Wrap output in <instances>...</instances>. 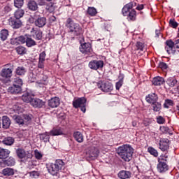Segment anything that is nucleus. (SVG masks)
Here are the masks:
<instances>
[{
    "label": "nucleus",
    "instance_id": "1",
    "mask_svg": "<svg viewBox=\"0 0 179 179\" xmlns=\"http://www.w3.org/2000/svg\"><path fill=\"white\" fill-rule=\"evenodd\" d=\"M117 153L124 162H131L132 155H134V148L131 145H123L118 148Z\"/></svg>",
    "mask_w": 179,
    "mask_h": 179
},
{
    "label": "nucleus",
    "instance_id": "2",
    "mask_svg": "<svg viewBox=\"0 0 179 179\" xmlns=\"http://www.w3.org/2000/svg\"><path fill=\"white\" fill-rule=\"evenodd\" d=\"M5 66L6 68L2 69L0 73V80H2L4 83H8V82H10V78H12L13 64H7Z\"/></svg>",
    "mask_w": 179,
    "mask_h": 179
},
{
    "label": "nucleus",
    "instance_id": "3",
    "mask_svg": "<svg viewBox=\"0 0 179 179\" xmlns=\"http://www.w3.org/2000/svg\"><path fill=\"white\" fill-rule=\"evenodd\" d=\"M66 27L71 33H75L76 36H79L83 33L82 27L78 23L75 22L72 18L69 17L66 20Z\"/></svg>",
    "mask_w": 179,
    "mask_h": 179
},
{
    "label": "nucleus",
    "instance_id": "4",
    "mask_svg": "<svg viewBox=\"0 0 179 179\" xmlns=\"http://www.w3.org/2000/svg\"><path fill=\"white\" fill-rule=\"evenodd\" d=\"M64 161L62 159H57L55 163H51L48 166V171L52 176H57L64 167Z\"/></svg>",
    "mask_w": 179,
    "mask_h": 179
},
{
    "label": "nucleus",
    "instance_id": "5",
    "mask_svg": "<svg viewBox=\"0 0 179 179\" xmlns=\"http://www.w3.org/2000/svg\"><path fill=\"white\" fill-rule=\"evenodd\" d=\"M99 149H97L94 146L88 147L85 149V155L87 157H89L90 159H92V160H94L95 159H97V157L99 156Z\"/></svg>",
    "mask_w": 179,
    "mask_h": 179
},
{
    "label": "nucleus",
    "instance_id": "6",
    "mask_svg": "<svg viewBox=\"0 0 179 179\" xmlns=\"http://www.w3.org/2000/svg\"><path fill=\"white\" fill-rule=\"evenodd\" d=\"M74 108H79L80 107L83 113H86V98H78L73 101Z\"/></svg>",
    "mask_w": 179,
    "mask_h": 179
},
{
    "label": "nucleus",
    "instance_id": "7",
    "mask_svg": "<svg viewBox=\"0 0 179 179\" xmlns=\"http://www.w3.org/2000/svg\"><path fill=\"white\" fill-rule=\"evenodd\" d=\"M97 86L99 89H101V90H102V92H104L105 93H110V92H113V84L108 81H99L97 83Z\"/></svg>",
    "mask_w": 179,
    "mask_h": 179
},
{
    "label": "nucleus",
    "instance_id": "8",
    "mask_svg": "<svg viewBox=\"0 0 179 179\" xmlns=\"http://www.w3.org/2000/svg\"><path fill=\"white\" fill-rule=\"evenodd\" d=\"M17 156L19 159H24V160H29L33 157V154L31 151H25L23 149H18L16 150Z\"/></svg>",
    "mask_w": 179,
    "mask_h": 179
},
{
    "label": "nucleus",
    "instance_id": "9",
    "mask_svg": "<svg viewBox=\"0 0 179 179\" xmlns=\"http://www.w3.org/2000/svg\"><path fill=\"white\" fill-rule=\"evenodd\" d=\"M88 66L90 69H93V71L103 69L104 66V62L103 60H92L90 62Z\"/></svg>",
    "mask_w": 179,
    "mask_h": 179
},
{
    "label": "nucleus",
    "instance_id": "10",
    "mask_svg": "<svg viewBox=\"0 0 179 179\" xmlns=\"http://www.w3.org/2000/svg\"><path fill=\"white\" fill-rule=\"evenodd\" d=\"M169 148H170V141L167 138H161L159 141V149L162 152H166V150H169Z\"/></svg>",
    "mask_w": 179,
    "mask_h": 179
},
{
    "label": "nucleus",
    "instance_id": "11",
    "mask_svg": "<svg viewBox=\"0 0 179 179\" xmlns=\"http://www.w3.org/2000/svg\"><path fill=\"white\" fill-rule=\"evenodd\" d=\"M9 25L13 27V29H19L20 27H22V21L19 20L18 18H12L10 17L8 20Z\"/></svg>",
    "mask_w": 179,
    "mask_h": 179
},
{
    "label": "nucleus",
    "instance_id": "12",
    "mask_svg": "<svg viewBox=\"0 0 179 179\" xmlns=\"http://www.w3.org/2000/svg\"><path fill=\"white\" fill-rule=\"evenodd\" d=\"M174 45H176V43H174L173 41H166L165 50L168 52V54H174L176 52Z\"/></svg>",
    "mask_w": 179,
    "mask_h": 179
},
{
    "label": "nucleus",
    "instance_id": "13",
    "mask_svg": "<svg viewBox=\"0 0 179 179\" xmlns=\"http://www.w3.org/2000/svg\"><path fill=\"white\" fill-rule=\"evenodd\" d=\"M80 51L83 54H91V52L93 51L92 49V45L90 43H83L80 47Z\"/></svg>",
    "mask_w": 179,
    "mask_h": 179
},
{
    "label": "nucleus",
    "instance_id": "14",
    "mask_svg": "<svg viewBox=\"0 0 179 179\" xmlns=\"http://www.w3.org/2000/svg\"><path fill=\"white\" fill-rule=\"evenodd\" d=\"M31 104L35 108H42L45 106V102L40 99H32L31 101Z\"/></svg>",
    "mask_w": 179,
    "mask_h": 179
},
{
    "label": "nucleus",
    "instance_id": "15",
    "mask_svg": "<svg viewBox=\"0 0 179 179\" xmlns=\"http://www.w3.org/2000/svg\"><path fill=\"white\" fill-rule=\"evenodd\" d=\"M47 24V18L45 17L39 16L35 20V26L37 27H44Z\"/></svg>",
    "mask_w": 179,
    "mask_h": 179
},
{
    "label": "nucleus",
    "instance_id": "16",
    "mask_svg": "<svg viewBox=\"0 0 179 179\" xmlns=\"http://www.w3.org/2000/svg\"><path fill=\"white\" fill-rule=\"evenodd\" d=\"M59 104H61V101H59V98L57 96L53 97L48 101V106L49 107H51V108H57Z\"/></svg>",
    "mask_w": 179,
    "mask_h": 179
},
{
    "label": "nucleus",
    "instance_id": "17",
    "mask_svg": "<svg viewBox=\"0 0 179 179\" xmlns=\"http://www.w3.org/2000/svg\"><path fill=\"white\" fill-rule=\"evenodd\" d=\"M145 100L147 103H149L150 104H153V103H156L157 100H159V96H157V94H156V93H151L145 97Z\"/></svg>",
    "mask_w": 179,
    "mask_h": 179
},
{
    "label": "nucleus",
    "instance_id": "18",
    "mask_svg": "<svg viewBox=\"0 0 179 179\" xmlns=\"http://www.w3.org/2000/svg\"><path fill=\"white\" fill-rule=\"evenodd\" d=\"M31 34L36 40H41L43 38V32L37 29V28H32L31 30Z\"/></svg>",
    "mask_w": 179,
    "mask_h": 179
},
{
    "label": "nucleus",
    "instance_id": "19",
    "mask_svg": "<svg viewBox=\"0 0 179 179\" xmlns=\"http://www.w3.org/2000/svg\"><path fill=\"white\" fill-rule=\"evenodd\" d=\"M8 93H11L12 94H18L22 92V87H19V85H16V84H13L12 87H8Z\"/></svg>",
    "mask_w": 179,
    "mask_h": 179
},
{
    "label": "nucleus",
    "instance_id": "20",
    "mask_svg": "<svg viewBox=\"0 0 179 179\" xmlns=\"http://www.w3.org/2000/svg\"><path fill=\"white\" fill-rule=\"evenodd\" d=\"M133 8H134V3L131 2L126 4L122 10V13L123 16H128V13L131 12V9H132Z\"/></svg>",
    "mask_w": 179,
    "mask_h": 179
},
{
    "label": "nucleus",
    "instance_id": "21",
    "mask_svg": "<svg viewBox=\"0 0 179 179\" xmlns=\"http://www.w3.org/2000/svg\"><path fill=\"white\" fill-rule=\"evenodd\" d=\"M27 8L29 10L35 12V10L38 9V4H37V2H36L34 0H31L27 3Z\"/></svg>",
    "mask_w": 179,
    "mask_h": 179
},
{
    "label": "nucleus",
    "instance_id": "22",
    "mask_svg": "<svg viewBox=\"0 0 179 179\" xmlns=\"http://www.w3.org/2000/svg\"><path fill=\"white\" fill-rule=\"evenodd\" d=\"M157 170L159 173H165L169 170V165L166 162H159L157 164Z\"/></svg>",
    "mask_w": 179,
    "mask_h": 179
},
{
    "label": "nucleus",
    "instance_id": "23",
    "mask_svg": "<svg viewBox=\"0 0 179 179\" xmlns=\"http://www.w3.org/2000/svg\"><path fill=\"white\" fill-rule=\"evenodd\" d=\"M10 119H9L8 116L2 117V127L3 129H9V127H10Z\"/></svg>",
    "mask_w": 179,
    "mask_h": 179
},
{
    "label": "nucleus",
    "instance_id": "24",
    "mask_svg": "<svg viewBox=\"0 0 179 179\" xmlns=\"http://www.w3.org/2000/svg\"><path fill=\"white\" fill-rule=\"evenodd\" d=\"M73 138L76 142L78 143H82L83 142L85 137L80 131H76L73 133Z\"/></svg>",
    "mask_w": 179,
    "mask_h": 179
},
{
    "label": "nucleus",
    "instance_id": "25",
    "mask_svg": "<svg viewBox=\"0 0 179 179\" xmlns=\"http://www.w3.org/2000/svg\"><path fill=\"white\" fill-rule=\"evenodd\" d=\"M152 83L154 86H162L164 83V78L160 76L155 77L152 79Z\"/></svg>",
    "mask_w": 179,
    "mask_h": 179
},
{
    "label": "nucleus",
    "instance_id": "26",
    "mask_svg": "<svg viewBox=\"0 0 179 179\" xmlns=\"http://www.w3.org/2000/svg\"><path fill=\"white\" fill-rule=\"evenodd\" d=\"M49 134L52 136H58L59 135H64V131L61 128H53Z\"/></svg>",
    "mask_w": 179,
    "mask_h": 179
},
{
    "label": "nucleus",
    "instance_id": "27",
    "mask_svg": "<svg viewBox=\"0 0 179 179\" xmlns=\"http://www.w3.org/2000/svg\"><path fill=\"white\" fill-rule=\"evenodd\" d=\"M9 155H10V151L9 150L3 148L0 149V159L2 160L8 159Z\"/></svg>",
    "mask_w": 179,
    "mask_h": 179
},
{
    "label": "nucleus",
    "instance_id": "28",
    "mask_svg": "<svg viewBox=\"0 0 179 179\" xmlns=\"http://www.w3.org/2000/svg\"><path fill=\"white\" fill-rule=\"evenodd\" d=\"M27 38L24 36H20L17 38L13 39L11 41V44H15L17 45V44H24L26 43Z\"/></svg>",
    "mask_w": 179,
    "mask_h": 179
},
{
    "label": "nucleus",
    "instance_id": "29",
    "mask_svg": "<svg viewBox=\"0 0 179 179\" xmlns=\"http://www.w3.org/2000/svg\"><path fill=\"white\" fill-rule=\"evenodd\" d=\"M118 177L120 179H128L131 177V172L127 171H121L118 173Z\"/></svg>",
    "mask_w": 179,
    "mask_h": 179
},
{
    "label": "nucleus",
    "instance_id": "30",
    "mask_svg": "<svg viewBox=\"0 0 179 179\" xmlns=\"http://www.w3.org/2000/svg\"><path fill=\"white\" fill-rule=\"evenodd\" d=\"M178 83L177 79H176V77H169L166 80V84L169 87H174Z\"/></svg>",
    "mask_w": 179,
    "mask_h": 179
},
{
    "label": "nucleus",
    "instance_id": "31",
    "mask_svg": "<svg viewBox=\"0 0 179 179\" xmlns=\"http://www.w3.org/2000/svg\"><path fill=\"white\" fill-rule=\"evenodd\" d=\"M2 174L7 177L13 176L15 174V170L12 168H6L2 171Z\"/></svg>",
    "mask_w": 179,
    "mask_h": 179
},
{
    "label": "nucleus",
    "instance_id": "32",
    "mask_svg": "<svg viewBox=\"0 0 179 179\" xmlns=\"http://www.w3.org/2000/svg\"><path fill=\"white\" fill-rule=\"evenodd\" d=\"M124 84V74H120L119 76V82H117L115 84L116 90H120L121 87Z\"/></svg>",
    "mask_w": 179,
    "mask_h": 179
},
{
    "label": "nucleus",
    "instance_id": "33",
    "mask_svg": "<svg viewBox=\"0 0 179 179\" xmlns=\"http://www.w3.org/2000/svg\"><path fill=\"white\" fill-rule=\"evenodd\" d=\"M126 16H127L128 20L134 22L136 20V11L135 10H131Z\"/></svg>",
    "mask_w": 179,
    "mask_h": 179
},
{
    "label": "nucleus",
    "instance_id": "34",
    "mask_svg": "<svg viewBox=\"0 0 179 179\" xmlns=\"http://www.w3.org/2000/svg\"><path fill=\"white\" fill-rule=\"evenodd\" d=\"M38 85H47L48 83V76L47 75L41 74V80L37 81Z\"/></svg>",
    "mask_w": 179,
    "mask_h": 179
},
{
    "label": "nucleus",
    "instance_id": "35",
    "mask_svg": "<svg viewBox=\"0 0 179 179\" xmlns=\"http://www.w3.org/2000/svg\"><path fill=\"white\" fill-rule=\"evenodd\" d=\"M3 145H6L7 146H12L15 142V139L12 137H6L2 141Z\"/></svg>",
    "mask_w": 179,
    "mask_h": 179
},
{
    "label": "nucleus",
    "instance_id": "36",
    "mask_svg": "<svg viewBox=\"0 0 179 179\" xmlns=\"http://www.w3.org/2000/svg\"><path fill=\"white\" fill-rule=\"evenodd\" d=\"M8 36H9V31L8 29H2L0 32V38L2 41H5L6 38H8Z\"/></svg>",
    "mask_w": 179,
    "mask_h": 179
},
{
    "label": "nucleus",
    "instance_id": "37",
    "mask_svg": "<svg viewBox=\"0 0 179 179\" xmlns=\"http://www.w3.org/2000/svg\"><path fill=\"white\" fill-rule=\"evenodd\" d=\"M3 163L5 166H15L16 162L13 157H10L7 160H4Z\"/></svg>",
    "mask_w": 179,
    "mask_h": 179
},
{
    "label": "nucleus",
    "instance_id": "38",
    "mask_svg": "<svg viewBox=\"0 0 179 179\" xmlns=\"http://www.w3.org/2000/svg\"><path fill=\"white\" fill-rule=\"evenodd\" d=\"M152 105L153 111H155V113H159V111L162 110L161 103L157 101L152 103Z\"/></svg>",
    "mask_w": 179,
    "mask_h": 179
},
{
    "label": "nucleus",
    "instance_id": "39",
    "mask_svg": "<svg viewBox=\"0 0 179 179\" xmlns=\"http://www.w3.org/2000/svg\"><path fill=\"white\" fill-rule=\"evenodd\" d=\"M22 99L23 100V101H24V103H30L31 100H33V99L31 98V96L27 92L24 93L22 95Z\"/></svg>",
    "mask_w": 179,
    "mask_h": 179
},
{
    "label": "nucleus",
    "instance_id": "40",
    "mask_svg": "<svg viewBox=\"0 0 179 179\" xmlns=\"http://www.w3.org/2000/svg\"><path fill=\"white\" fill-rule=\"evenodd\" d=\"M14 118H15V122H17V124H18L19 125H21L22 127H24V119H23V115L22 116L15 115V116H14Z\"/></svg>",
    "mask_w": 179,
    "mask_h": 179
},
{
    "label": "nucleus",
    "instance_id": "41",
    "mask_svg": "<svg viewBox=\"0 0 179 179\" xmlns=\"http://www.w3.org/2000/svg\"><path fill=\"white\" fill-rule=\"evenodd\" d=\"M87 13L90 16H96L97 15V10L94 7H88Z\"/></svg>",
    "mask_w": 179,
    "mask_h": 179
},
{
    "label": "nucleus",
    "instance_id": "42",
    "mask_svg": "<svg viewBox=\"0 0 179 179\" xmlns=\"http://www.w3.org/2000/svg\"><path fill=\"white\" fill-rule=\"evenodd\" d=\"M15 50L17 52V54H19V55H24V54H26L27 50H26V48L23 47V46H18L15 48Z\"/></svg>",
    "mask_w": 179,
    "mask_h": 179
},
{
    "label": "nucleus",
    "instance_id": "43",
    "mask_svg": "<svg viewBox=\"0 0 179 179\" xmlns=\"http://www.w3.org/2000/svg\"><path fill=\"white\" fill-rule=\"evenodd\" d=\"M15 72L17 75L22 76L26 73V69L23 66H19L16 69Z\"/></svg>",
    "mask_w": 179,
    "mask_h": 179
},
{
    "label": "nucleus",
    "instance_id": "44",
    "mask_svg": "<svg viewBox=\"0 0 179 179\" xmlns=\"http://www.w3.org/2000/svg\"><path fill=\"white\" fill-rule=\"evenodd\" d=\"M23 119H24V127L29 125V124H30V122H31V115H24Z\"/></svg>",
    "mask_w": 179,
    "mask_h": 179
},
{
    "label": "nucleus",
    "instance_id": "45",
    "mask_svg": "<svg viewBox=\"0 0 179 179\" xmlns=\"http://www.w3.org/2000/svg\"><path fill=\"white\" fill-rule=\"evenodd\" d=\"M174 106V101L171 99H166L164 103V108H170V107Z\"/></svg>",
    "mask_w": 179,
    "mask_h": 179
},
{
    "label": "nucleus",
    "instance_id": "46",
    "mask_svg": "<svg viewBox=\"0 0 179 179\" xmlns=\"http://www.w3.org/2000/svg\"><path fill=\"white\" fill-rule=\"evenodd\" d=\"M24 15V10H17L15 12V19L20 20V17H23V15Z\"/></svg>",
    "mask_w": 179,
    "mask_h": 179
},
{
    "label": "nucleus",
    "instance_id": "47",
    "mask_svg": "<svg viewBox=\"0 0 179 179\" xmlns=\"http://www.w3.org/2000/svg\"><path fill=\"white\" fill-rule=\"evenodd\" d=\"M148 150L150 155L154 156V157H157V156H159V152L156 150V149L153 148V147H149Z\"/></svg>",
    "mask_w": 179,
    "mask_h": 179
},
{
    "label": "nucleus",
    "instance_id": "48",
    "mask_svg": "<svg viewBox=\"0 0 179 179\" xmlns=\"http://www.w3.org/2000/svg\"><path fill=\"white\" fill-rule=\"evenodd\" d=\"M26 44L27 47H33V45H36V41L31 39V38H27Z\"/></svg>",
    "mask_w": 179,
    "mask_h": 179
},
{
    "label": "nucleus",
    "instance_id": "49",
    "mask_svg": "<svg viewBox=\"0 0 179 179\" xmlns=\"http://www.w3.org/2000/svg\"><path fill=\"white\" fill-rule=\"evenodd\" d=\"M29 177L31 178H38L40 177V172L36 171H33L29 172Z\"/></svg>",
    "mask_w": 179,
    "mask_h": 179
},
{
    "label": "nucleus",
    "instance_id": "50",
    "mask_svg": "<svg viewBox=\"0 0 179 179\" xmlns=\"http://www.w3.org/2000/svg\"><path fill=\"white\" fill-rule=\"evenodd\" d=\"M136 50H138L139 51H144L145 44H143L141 42H137L136 44Z\"/></svg>",
    "mask_w": 179,
    "mask_h": 179
},
{
    "label": "nucleus",
    "instance_id": "51",
    "mask_svg": "<svg viewBox=\"0 0 179 179\" xmlns=\"http://www.w3.org/2000/svg\"><path fill=\"white\" fill-rule=\"evenodd\" d=\"M24 0H14V6L15 8H22L23 6Z\"/></svg>",
    "mask_w": 179,
    "mask_h": 179
},
{
    "label": "nucleus",
    "instance_id": "52",
    "mask_svg": "<svg viewBox=\"0 0 179 179\" xmlns=\"http://www.w3.org/2000/svg\"><path fill=\"white\" fill-rule=\"evenodd\" d=\"M14 85L22 87V86L23 85V80H22V79L19 78H16L14 79Z\"/></svg>",
    "mask_w": 179,
    "mask_h": 179
},
{
    "label": "nucleus",
    "instance_id": "53",
    "mask_svg": "<svg viewBox=\"0 0 179 179\" xmlns=\"http://www.w3.org/2000/svg\"><path fill=\"white\" fill-rule=\"evenodd\" d=\"M41 139L44 141V142H47V141L50 140V133H45L41 135Z\"/></svg>",
    "mask_w": 179,
    "mask_h": 179
},
{
    "label": "nucleus",
    "instance_id": "54",
    "mask_svg": "<svg viewBox=\"0 0 179 179\" xmlns=\"http://www.w3.org/2000/svg\"><path fill=\"white\" fill-rule=\"evenodd\" d=\"M34 155L37 160H41V159H43V154H41V152H40L38 150H34Z\"/></svg>",
    "mask_w": 179,
    "mask_h": 179
},
{
    "label": "nucleus",
    "instance_id": "55",
    "mask_svg": "<svg viewBox=\"0 0 179 179\" xmlns=\"http://www.w3.org/2000/svg\"><path fill=\"white\" fill-rule=\"evenodd\" d=\"M167 155H162L158 158L159 163H166L167 162Z\"/></svg>",
    "mask_w": 179,
    "mask_h": 179
},
{
    "label": "nucleus",
    "instance_id": "56",
    "mask_svg": "<svg viewBox=\"0 0 179 179\" xmlns=\"http://www.w3.org/2000/svg\"><path fill=\"white\" fill-rule=\"evenodd\" d=\"M169 24L173 29H176V27H178V23H177L174 20H170Z\"/></svg>",
    "mask_w": 179,
    "mask_h": 179
},
{
    "label": "nucleus",
    "instance_id": "57",
    "mask_svg": "<svg viewBox=\"0 0 179 179\" xmlns=\"http://www.w3.org/2000/svg\"><path fill=\"white\" fill-rule=\"evenodd\" d=\"M157 122L158 124H164V122H166V119H164V117H163L162 116H159L157 118Z\"/></svg>",
    "mask_w": 179,
    "mask_h": 179
},
{
    "label": "nucleus",
    "instance_id": "58",
    "mask_svg": "<svg viewBox=\"0 0 179 179\" xmlns=\"http://www.w3.org/2000/svg\"><path fill=\"white\" fill-rule=\"evenodd\" d=\"M46 54L45 52H42L40 55H39V61H45V57H46Z\"/></svg>",
    "mask_w": 179,
    "mask_h": 179
},
{
    "label": "nucleus",
    "instance_id": "59",
    "mask_svg": "<svg viewBox=\"0 0 179 179\" xmlns=\"http://www.w3.org/2000/svg\"><path fill=\"white\" fill-rule=\"evenodd\" d=\"M159 129H160L161 132H162V134H168V132H169V127H167L162 126V127H160Z\"/></svg>",
    "mask_w": 179,
    "mask_h": 179
},
{
    "label": "nucleus",
    "instance_id": "60",
    "mask_svg": "<svg viewBox=\"0 0 179 179\" xmlns=\"http://www.w3.org/2000/svg\"><path fill=\"white\" fill-rule=\"evenodd\" d=\"M159 67L162 69V71H165V69H167V64L164 63V62H161L159 64Z\"/></svg>",
    "mask_w": 179,
    "mask_h": 179
},
{
    "label": "nucleus",
    "instance_id": "61",
    "mask_svg": "<svg viewBox=\"0 0 179 179\" xmlns=\"http://www.w3.org/2000/svg\"><path fill=\"white\" fill-rule=\"evenodd\" d=\"M44 62L43 60H38V68H40L41 69H44Z\"/></svg>",
    "mask_w": 179,
    "mask_h": 179
},
{
    "label": "nucleus",
    "instance_id": "62",
    "mask_svg": "<svg viewBox=\"0 0 179 179\" xmlns=\"http://www.w3.org/2000/svg\"><path fill=\"white\" fill-rule=\"evenodd\" d=\"M37 3L39 6H44L46 2L45 0H37Z\"/></svg>",
    "mask_w": 179,
    "mask_h": 179
},
{
    "label": "nucleus",
    "instance_id": "63",
    "mask_svg": "<svg viewBox=\"0 0 179 179\" xmlns=\"http://www.w3.org/2000/svg\"><path fill=\"white\" fill-rule=\"evenodd\" d=\"M48 10H50V12H54V10H55V7H54L53 4H51V6L48 8Z\"/></svg>",
    "mask_w": 179,
    "mask_h": 179
},
{
    "label": "nucleus",
    "instance_id": "64",
    "mask_svg": "<svg viewBox=\"0 0 179 179\" xmlns=\"http://www.w3.org/2000/svg\"><path fill=\"white\" fill-rule=\"evenodd\" d=\"M175 45H176V48H179V39H178V40L176 41Z\"/></svg>",
    "mask_w": 179,
    "mask_h": 179
}]
</instances>
